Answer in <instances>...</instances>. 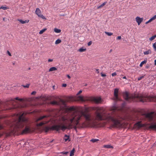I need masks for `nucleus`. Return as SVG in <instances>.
Listing matches in <instances>:
<instances>
[{"instance_id": "obj_41", "label": "nucleus", "mask_w": 156, "mask_h": 156, "mask_svg": "<svg viewBox=\"0 0 156 156\" xmlns=\"http://www.w3.org/2000/svg\"><path fill=\"white\" fill-rule=\"evenodd\" d=\"M68 153V152H61L60 153L63 154H67Z\"/></svg>"}, {"instance_id": "obj_6", "label": "nucleus", "mask_w": 156, "mask_h": 156, "mask_svg": "<svg viewBox=\"0 0 156 156\" xmlns=\"http://www.w3.org/2000/svg\"><path fill=\"white\" fill-rule=\"evenodd\" d=\"M35 13L38 17L43 19H46L45 17L42 14L41 11L39 8L36 9Z\"/></svg>"}, {"instance_id": "obj_19", "label": "nucleus", "mask_w": 156, "mask_h": 156, "mask_svg": "<svg viewBox=\"0 0 156 156\" xmlns=\"http://www.w3.org/2000/svg\"><path fill=\"white\" fill-rule=\"evenodd\" d=\"M57 69L55 67H52L50 68L49 70V72L53 71L55 70H56Z\"/></svg>"}, {"instance_id": "obj_56", "label": "nucleus", "mask_w": 156, "mask_h": 156, "mask_svg": "<svg viewBox=\"0 0 156 156\" xmlns=\"http://www.w3.org/2000/svg\"><path fill=\"white\" fill-rule=\"evenodd\" d=\"M53 89H54V86H53Z\"/></svg>"}, {"instance_id": "obj_16", "label": "nucleus", "mask_w": 156, "mask_h": 156, "mask_svg": "<svg viewBox=\"0 0 156 156\" xmlns=\"http://www.w3.org/2000/svg\"><path fill=\"white\" fill-rule=\"evenodd\" d=\"M77 99L78 101H84V100L83 98V97L82 96H78Z\"/></svg>"}, {"instance_id": "obj_13", "label": "nucleus", "mask_w": 156, "mask_h": 156, "mask_svg": "<svg viewBox=\"0 0 156 156\" xmlns=\"http://www.w3.org/2000/svg\"><path fill=\"white\" fill-rule=\"evenodd\" d=\"M48 117V116L46 115H43V116H41L36 119V121L38 122L40 120H41L43 119H44V118H46Z\"/></svg>"}, {"instance_id": "obj_9", "label": "nucleus", "mask_w": 156, "mask_h": 156, "mask_svg": "<svg viewBox=\"0 0 156 156\" xmlns=\"http://www.w3.org/2000/svg\"><path fill=\"white\" fill-rule=\"evenodd\" d=\"M136 20L137 23L138 25H140V23L142 22L143 20V18H141L139 16H137L135 18Z\"/></svg>"}, {"instance_id": "obj_23", "label": "nucleus", "mask_w": 156, "mask_h": 156, "mask_svg": "<svg viewBox=\"0 0 156 156\" xmlns=\"http://www.w3.org/2000/svg\"><path fill=\"white\" fill-rule=\"evenodd\" d=\"M74 148H73V149L70 151V156H73L74 155Z\"/></svg>"}, {"instance_id": "obj_18", "label": "nucleus", "mask_w": 156, "mask_h": 156, "mask_svg": "<svg viewBox=\"0 0 156 156\" xmlns=\"http://www.w3.org/2000/svg\"><path fill=\"white\" fill-rule=\"evenodd\" d=\"M86 48H83L82 47L78 50V51L80 52H81L86 51Z\"/></svg>"}, {"instance_id": "obj_57", "label": "nucleus", "mask_w": 156, "mask_h": 156, "mask_svg": "<svg viewBox=\"0 0 156 156\" xmlns=\"http://www.w3.org/2000/svg\"><path fill=\"white\" fill-rule=\"evenodd\" d=\"M13 65H14V63H13Z\"/></svg>"}, {"instance_id": "obj_7", "label": "nucleus", "mask_w": 156, "mask_h": 156, "mask_svg": "<svg viewBox=\"0 0 156 156\" xmlns=\"http://www.w3.org/2000/svg\"><path fill=\"white\" fill-rule=\"evenodd\" d=\"M154 112H151L144 114L145 117L146 118L149 120H151L154 116Z\"/></svg>"}, {"instance_id": "obj_49", "label": "nucleus", "mask_w": 156, "mask_h": 156, "mask_svg": "<svg viewBox=\"0 0 156 156\" xmlns=\"http://www.w3.org/2000/svg\"><path fill=\"white\" fill-rule=\"evenodd\" d=\"M67 86L66 84H63L62 85V87H66Z\"/></svg>"}, {"instance_id": "obj_50", "label": "nucleus", "mask_w": 156, "mask_h": 156, "mask_svg": "<svg viewBox=\"0 0 156 156\" xmlns=\"http://www.w3.org/2000/svg\"><path fill=\"white\" fill-rule=\"evenodd\" d=\"M72 97H69V100H72Z\"/></svg>"}, {"instance_id": "obj_52", "label": "nucleus", "mask_w": 156, "mask_h": 156, "mask_svg": "<svg viewBox=\"0 0 156 156\" xmlns=\"http://www.w3.org/2000/svg\"><path fill=\"white\" fill-rule=\"evenodd\" d=\"M154 65L156 66V59L154 60Z\"/></svg>"}, {"instance_id": "obj_28", "label": "nucleus", "mask_w": 156, "mask_h": 156, "mask_svg": "<svg viewBox=\"0 0 156 156\" xmlns=\"http://www.w3.org/2000/svg\"><path fill=\"white\" fill-rule=\"evenodd\" d=\"M156 37V35H154L153 36H152L151 37H150L149 38V40L151 41H152Z\"/></svg>"}, {"instance_id": "obj_24", "label": "nucleus", "mask_w": 156, "mask_h": 156, "mask_svg": "<svg viewBox=\"0 0 156 156\" xmlns=\"http://www.w3.org/2000/svg\"><path fill=\"white\" fill-rule=\"evenodd\" d=\"M46 30V28L43 29L42 30H41L40 31V32H39V34H42L44 32H45Z\"/></svg>"}, {"instance_id": "obj_43", "label": "nucleus", "mask_w": 156, "mask_h": 156, "mask_svg": "<svg viewBox=\"0 0 156 156\" xmlns=\"http://www.w3.org/2000/svg\"><path fill=\"white\" fill-rule=\"evenodd\" d=\"M116 75V73L115 72H114V73H112V76H114Z\"/></svg>"}, {"instance_id": "obj_58", "label": "nucleus", "mask_w": 156, "mask_h": 156, "mask_svg": "<svg viewBox=\"0 0 156 156\" xmlns=\"http://www.w3.org/2000/svg\"><path fill=\"white\" fill-rule=\"evenodd\" d=\"M59 156H62L61 155H59Z\"/></svg>"}, {"instance_id": "obj_55", "label": "nucleus", "mask_w": 156, "mask_h": 156, "mask_svg": "<svg viewBox=\"0 0 156 156\" xmlns=\"http://www.w3.org/2000/svg\"><path fill=\"white\" fill-rule=\"evenodd\" d=\"M146 68H148V66H146Z\"/></svg>"}, {"instance_id": "obj_33", "label": "nucleus", "mask_w": 156, "mask_h": 156, "mask_svg": "<svg viewBox=\"0 0 156 156\" xmlns=\"http://www.w3.org/2000/svg\"><path fill=\"white\" fill-rule=\"evenodd\" d=\"M153 47L155 51H156V43H155L153 44Z\"/></svg>"}, {"instance_id": "obj_36", "label": "nucleus", "mask_w": 156, "mask_h": 156, "mask_svg": "<svg viewBox=\"0 0 156 156\" xmlns=\"http://www.w3.org/2000/svg\"><path fill=\"white\" fill-rule=\"evenodd\" d=\"M156 19V14L153 17L151 18V20H152V21L153 20H155Z\"/></svg>"}, {"instance_id": "obj_15", "label": "nucleus", "mask_w": 156, "mask_h": 156, "mask_svg": "<svg viewBox=\"0 0 156 156\" xmlns=\"http://www.w3.org/2000/svg\"><path fill=\"white\" fill-rule=\"evenodd\" d=\"M64 139L65 140V142L68 141H69L70 140L69 139V136L66 134L64 136Z\"/></svg>"}, {"instance_id": "obj_26", "label": "nucleus", "mask_w": 156, "mask_h": 156, "mask_svg": "<svg viewBox=\"0 0 156 156\" xmlns=\"http://www.w3.org/2000/svg\"><path fill=\"white\" fill-rule=\"evenodd\" d=\"M61 42V40L59 39H58L55 41V44H59Z\"/></svg>"}, {"instance_id": "obj_45", "label": "nucleus", "mask_w": 156, "mask_h": 156, "mask_svg": "<svg viewBox=\"0 0 156 156\" xmlns=\"http://www.w3.org/2000/svg\"><path fill=\"white\" fill-rule=\"evenodd\" d=\"M7 54H8V55L9 56H11L12 55H11V54L9 52V51H7Z\"/></svg>"}, {"instance_id": "obj_40", "label": "nucleus", "mask_w": 156, "mask_h": 156, "mask_svg": "<svg viewBox=\"0 0 156 156\" xmlns=\"http://www.w3.org/2000/svg\"><path fill=\"white\" fill-rule=\"evenodd\" d=\"M92 43V41H90L88 43L87 45L88 46H90L91 45Z\"/></svg>"}, {"instance_id": "obj_5", "label": "nucleus", "mask_w": 156, "mask_h": 156, "mask_svg": "<svg viewBox=\"0 0 156 156\" xmlns=\"http://www.w3.org/2000/svg\"><path fill=\"white\" fill-rule=\"evenodd\" d=\"M51 104L53 105H58L61 106L63 105L64 106L65 105V101L64 100L59 99L58 101H52L51 102Z\"/></svg>"}, {"instance_id": "obj_17", "label": "nucleus", "mask_w": 156, "mask_h": 156, "mask_svg": "<svg viewBox=\"0 0 156 156\" xmlns=\"http://www.w3.org/2000/svg\"><path fill=\"white\" fill-rule=\"evenodd\" d=\"M151 50L149 49L147 51H144V55H147L149 54H151Z\"/></svg>"}, {"instance_id": "obj_10", "label": "nucleus", "mask_w": 156, "mask_h": 156, "mask_svg": "<svg viewBox=\"0 0 156 156\" xmlns=\"http://www.w3.org/2000/svg\"><path fill=\"white\" fill-rule=\"evenodd\" d=\"M101 98L100 97L94 98L93 99V100L96 103H98L100 102L101 101Z\"/></svg>"}, {"instance_id": "obj_44", "label": "nucleus", "mask_w": 156, "mask_h": 156, "mask_svg": "<svg viewBox=\"0 0 156 156\" xmlns=\"http://www.w3.org/2000/svg\"><path fill=\"white\" fill-rule=\"evenodd\" d=\"M101 75L102 77H105L106 76L105 74H103L102 73H101Z\"/></svg>"}, {"instance_id": "obj_32", "label": "nucleus", "mask_w": 156, "mask_h": 156, "mask_svg": "<svg viewBox=\"0 0 156 156\" xmlns=\"http://www.w3.org/2000/svg\"><path fill=\"white\" fill-rule=\"evenodd\" d=\"M8 9V8L5 6H1L0 7V9H2L3 10L7 9Z\"/></svg>"}, {"instance_id": "obj_1", "label": "nucleus", "mask_w": 156, "mask_h": 156, "mask_svg": "<svg viewBox=\"0 0 156 156\" xmlns=\"http://www.w3.org/2000/svg\"><path fill=\"white\" fill-rule=\"evenodd\" d=\"M90 110L95 111V117L92 116L87 112H81L80 113L69 115L66 117H62V122L50 127H45L44 130L47 132L50 129L58 131L60 130L64 131L67 129L75 127L78 124L86 126H95L97 122L96 120H106L108 121V113H103L105 109L103 107H93Z\"/></svg>"}, {"instance_id": "obj_4", "label": "nucleus", "mask_w": 156, "mask_h": 156, "mask_svg": "<svg viewBox=\"0 0 156 156\" xmlns=\"http://www.w3.org/2000/svg\"><path fill=\"white\" fill-rule=\"evenodd\" d=\"M15 100H18L20 101H22L23 100V99L22 98H19L17 97L15 98L10 99L9 102H8L4 103L3 102H0V108H1L3 106H5V105L7 106L9 105H13L14 102H16Z\"/></svg>"}, {"instance_id": "obj_29", "label": "nucleus", "mask_w": 156, "mask_h": 156, "mask_svg": "<svg viewBox=\"0 0 156 156\" xmlns=\"http://www.w3.org/2000/svg\"><path fill=\"white\" fill-rule=\"evenodd\" d=\"M136 125L138 126L139 127H142V125L140 124V123L139 122H137L136 124Z\"/></svg>"}, {"instance_id": "obj_21", "label": "nucleus", "mask_w": 156, "mask_h": 156, "mask_svg": "<svg viewBox=\"0 0 156 156\" xmlns=\"http://www.w3.org/2000/svg\"><path fill=\"white\" fill-rule=\"evenodd\" d=\"M147 62V60H144V61L142 62L140 64V66L141 67L143 64H145Z\"/></svg>"}, {"instance_id": "obj_3", "label": "nucleus", "mask_w": 156, "mask_h": 156, "mask_svg": "<svg viewBox=\"0 0 156 156\" xmlns=\"http://www.w3.org/2000/svg\"><path fill=\"white\" fill-rule=\"evenodd\" d=\"M123 96L124 99L129 102L133 100L134 98L136 99L137 101L144 102L147 101V97L141 94H136L131 98L129 96L128 93L126 92L123 94Z\"/></svg>"}, {"instance_id": "obj_46", "label": "nucleus", "mask_w": 156, "mask_h": 156, "mask_svg": "<svg viewBox=\"0 0 156 156\" xmlns=\"http://www.w3.org/2000/svg\"><path fill=\"white\" fill-rule=\"evenodd\" d=\"M116 39L118 40H120L121 39V36H119L117 37Z\"/></svg>"}, {"instance_id": "obj_25", "label": "nucleus", "mask_w": 156, "mask_h": 156, "mask_svg": "<svg viewBox=\"0 0 156 156\" xmlns=\"http://www.w3.org/2000/svg\"><path fill=\"white\" fill-rule=\"evenodd\" d=\"M68 110L70 111H74L75 110L73 106H71L68 108Z\"/></svg>"}, {"instance_id": "obj_42", "label": "nucleus", "mask_w": 156, "mask_h": 156, "mask_svg": "<svg viewBox=\"0 0 156 156\" xmlns=\"http://www.w3.org/2000/svg\"><path fill=\"white\" fill-rule=\"evenodd\" d=\"M82 92V91L81 90H80L77 94H76V95H78L80 93H81Z\"/></svg>"}, {"instance_id": "obj_31", "label": "nucleus", "mask_w": 156, "mask_h": 156, "mask_svg": "<svg viewBox=\"0 0 156 156\" xmlns=\"http://www.w3.org/2000/svg\"><path fill=\"white\" fill-rule=\"evenodd\" d=\"M144 75L138 77L137 78L138 80V81L140 80H141L142 79H143L144 78Z\"/></svg>"}, {"instance_id": "obj_2", "label": "nucleus", "mask_w": 156, "mask_h": 156, "mask_svg": "<svg viewBox=\"0 0 156 156\" xmlns=\"http://www.w3.org/2000/svg\"><path fill=\"white\" fill-rule=\"evenodd\" d=\"M24 113L20 115L17 114L18 119L16 120L13 123L12 126L9 129V130L6 129L4 126L0 122V130L3 129V131L0 133V137L4 134H6L7 136H9L13 134L16 133L20 132L22 131L23 127L25 126L24 129L22 131L21 134H24L30 132V131L29 127L26 125L27 120L23 116Z\"/></svg>"}, {"instance_id": "obj_20", "label": "nucleus", "mask_w": 156, "mask_h": 156, "mask_svg": "<svg viewBox=\"0 0 156 156\" xmlns=\"http://www.w3.org/2000/svg\"><path fill=\"white\" fill-rule=\"evenodd\" d=\"M107 3V2H105L103 3H102L101 5H99L97 7V8L98 9H100L103 7L104 5H105Z\"/></svg>"}, {"instance_id": "obj_35", "label": "nucleus", "mask_w": 156, "mask_h": 156, "mask_svg": "<svg viewBox=\"0 0 156 156\" xmlns=\"http://www.w3.org/2000/svg\"><path fill=\"white\" fill-rule=\"evenodd\" d=\"M156 19V14L153 17L151 18V20H152V21L153 20H155Z\"/></svg>"}, {"instance_id": "obj_48", "label": "nucleus", "mask_w": 156, "mask_h": 156, "mask_svg": "<svg viewBox=\"0 0 156 156\" xmlns=\"http://www.w3.org/2000/svg\"><path fill=\"white\" fill-rule=\"evenodd\" d=\"M53 61V59H49L48 60V62H52Z\"/></svg>"}, {"instance_id": "obj_8", "label": "nucleus", "mask_w": 156, "mask_h": 156, "mask_svg": "<svg viewBox=\"0 0 156 156\" xmlns=\"http://www.w3.org/2000/svg\"><path fill=\"white\" fill-rule=\"evenodd\" d=\"M119 90L117 88L115 89L114 90V98L113 99L116 101L118 100H119V99L118 97V92Z\"/></svg>"}, {"instance_id": "obj_51", "label": "nucleus", "mask_w": 156, "mask_h": 156, "mask_svg": "<svg viewBox=\"0 0 156 156\" xmlns=\"http://www.w3.org/2000/svg\"><path fill=\"white\" fill-rule=\"evenodd\" d=\"M66 76L68 78L70 79V77L69 75H67Z\"/></svg>"}, {"instance_id": "obj_54", "label": "nucleus", "mask_w": 156, "mask_h": 156, "mask_svg": "<svg viewBox=\"0 0 156 156\" xmlns=\"http://www.w3.org/2000/svg\"><path fill=\"white\" fill-rule=\"evenodd\" d=\"M60 16H65V15L64 14H61V15H60Z\"/></svg>"}, {"instance_id": "obj_34", "label": "nucleus", "mask_w": 156, "mask_h": 156, "mask_svg": "<svg viewBox=\"0 0 156 156\" xmlns=\"http://www.w3.org/2000/svg\"><path fill=\"white\" fill-rule=\"evenodd\" d=\"M104 147L105 148H110L111 147L110 145H104Z\"/></svg>"}, {"instance_id": "obj_38", "label": "nucleus", "mask_w": 156, "mask_h": 156, "mask_svg": "<svg viewBox=\"0 0 156 156\" xmlns=\"http://www.w3.org/2000/svg\"><path fill=\"white\" fill-rule=\"evenodd\" d=\"M152 21V20L151 18L149 20H148V21L146 22L145 24H147L148 23L151 22Z\"/></svg>"}, {"instance_id": "obj_37", "label": "nucleus", "mask_w": 156, "mask_h": 156, "mask_svg": "<svg viewBox=\"0 0 156 156\" xmlns=\"http://www.w3.org/2000/svg\"><path fill=\"white\" fill-rule=\"evenodd\" d=\"M30 84H27L26 85H23V87L24 88H28L29 87Z\"/></svg>"}, {"instance_id": "obj_39", "label": "nucleus", "mask_w": 156, "mask_h": 156, "mask_svg": "<svg viewBox=\"0 0 156 156\" xmlns=\"http://www.w3.org/2000/svg\"><path fill=\"white\" fill-rule=\"evenodd\" d=\"M151 101H156V97H155V98H153L151 100Z\"/></svg>"}, {"instance_id": "obj_14", "label": "nucleus", "mask_w": 156, "mask_h": 156, "mask_svg": "<svg viewBox=\"0 0 156 156\" xmlns=\"http://www.w3.org/2000/svg\"><path fill=\"white\" fill-rule=\"evenodd\" d=\"M18 20L22 24H24L26 23H28L29 22V20H26L25 21H23L22 20L18 19Z\"/></svg>"}, {"instance_id": "obj_30", "label": "nucleus", "mask_w": 156, "mask_h": 156, "mask_svg": "<svg viewBox=\"0 0 156 156\" xmlns=\"http://www.w3.org/2000/svg\"><path fill=\"white\" fill-rule=\"evenodd\" d=\"M98 140L96 139H92L90 140L93 143L96 142Z\"/></svg>"}, {"instance_id": "obj_47", "label": "nucleus", "mask_w": 156, "mask_h": 156, "mask_svg": "<svg viewBox=\"0 0 156 156\" xmlns=\"http://www.w3.org/2000/svg\"><path fill=\"white\" fill-rule=\"evenodd\" d=\"M36 92L35 91H33L31 93V94H32V95H34L36 94Z\"/></svg>"}, {"instance_id": "obj_53", "label": "nucleus", "mask_w": 156, "mask_h": 156, "mask_svg": "<svg viewBox=\"0 0 156 156\" xmlns=\"http://www.w3.org/2000/svg\"><path fill=\"white\" fill-rule=\"evenodd\" d=\"M122 78L124 79H126V76H124L122 77Z\"/></svg>"}, {"instance_id": "obj_22", "label": "nucleus", "mask_w": 156, "mask_h": 156, "mask_svg": "<svg viewBox=\"0 0 156 156\" xmlns=\"http://www.w3.org/2000/svg\"><path fill=\"white\" fill-rule=\"evenodd\" d=\"M54 31L56 33H60L61 32V30L60 29L55 28L54 29Z\"/></svg>"}, {"instance_id": "obj_11", "label": "nucleus", "mask_w": 156, "mask_h": 156, "mask_svg": "<svg viewBox=\"0 0 156 156\" xmlns=\"http://www.w3.org/2000/svg\"><path fill=\"white\" fill-rule=\"evenodd\" d=\"M49 121H44L37 124V126H41L43 125L44 124H46L49 122Z\"/></svg>"}, {"instance_id": "obj_27", "label": "nucleus", "mask_w": 156, "mask_h": 156, "mask_svg": "<svg viewBox=\"0 0 156 156\" xmlns=\"http://www.w3.org/2000/svg\"><path fill=\"white\" fill-rule=\"evenodd\" d=\"M105 33L106 34H107L108 36H110L113 34L111 32L105 31Z\"/></svg>"}, {"instance_id": "obj_12", "label": "nucleus", "mask_w": 156, "mask_h": 156, "mask_svg": "<svg viewBox=\"0 0 156 156\" xmlns=\"http://www.w3.org/2000/svg\"><path fill=\"white\" fill-rule=\"evenodd\" d=\"M149 128L154 130H156V124H154L150 125Z\"/></svg>"}]
</instances>
